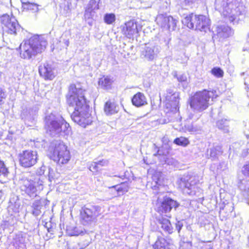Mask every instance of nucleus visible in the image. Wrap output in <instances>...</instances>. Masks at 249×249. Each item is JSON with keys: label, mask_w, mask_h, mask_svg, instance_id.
<instances>
[{"label": "nucleus", "mask_w": 249, "mask_h": 249, "mask_svg": "<svg viewBox=\"0 0 249 249\" xmlns=\"http://www.w3.org/2000/svg\"><path fill=\"white\" fill-rule=\"evenodd\" d=\"M84 91L83 89L71 85L67 95L68 104L74 109L71 115V119L83 127L91 122L88 112L89 106L85 98Z\"/></svg>", "instance_id": "1"}, {"label": "nucleus", "mask_w": 249, "mask_h": 249, "mask_svg": "<svg viewBox=\"0 0 249 249\" xmlns=\"http://www.w3.org/2000/svg\"><path fill=\"white\" fill-rule=\"evenodd\" d=\"M216 8L222 11L224 16L231 22H237L239 16L245 14L246 10L243 0H215Z\"/></svg>", "instance_id": "2"}, {"label": "nucleus", "mask_w": 249, "mask_h": 249, "mask_svg": "<svg viewBox=\"0 0 249 249\" xmlns=\"http://www.w3.org/2000/svg\"><path fill=\"white\" fill-rule=\"evenodd\" d=\"M47 41L36 35L24 41L19 46L21 58L29 60L34 58L46 49Z\"/></svg>", "instance_id": "3"}, {"label": "nucleus", "mask_w": 249, "mask_h": 249, "mask_svg": "<svg viewBox=\"0 0 249 249\" xmlns=\"http://www.w3.org/2000/svg\"><path fill=\"white\" fill-rule=\"evenodd\" d=\"M45 123L46 129L52 136H58L61 133L68 134L71 130L69 124L62 116L53 113L46 116Z\"/></svg>", "instance_id": "4"}, {"label": "nucleus", "mask_w": 249, "mask_h": 249, "mask_svg": "<svg viewBox=\"0 0 249 249\" xmlns=\"http://www.w3.org/2000/svg\"><path fill=\"white\" fill-rule=\"evenodd\" d=\"M182 192L191 196H199L202 190L199 186L198 179L196 177L185 176L180 178L177 181Z\"/></svg>", "instance_id": "5"}, {"label": "nucleus", "mask_w": 249, "mask_h": 249, "mask_svg": "<svg viewBox=\"0 0 249 249\" xmlns=\"http://www.w3.org/2000/svg\"><path fill=\"white\" fill-rule=\"evenodd\" d=\"M213 92L204 90L196 92L189 100L191 108L196 112H201L208 108L209 101Z\"/></svg>", "instance_id": "6"}, {"label": "nucleus", "mask_w": 249, "mask_h": 249, "mask_svg": "<svg viewBox=\"0 0 249 249\" xmlns=\"http://www.w3.org/2000/svg\"><path fill=\"white\" fill-rule=\"evenodd\" d=\"M182 22L190 29L204 32L209 28L210 25V20L209 18L202 15L190 14L185 17L182 20Z\"/></svg>", "instance_id": "7"}, {"label": "nucleus", "mask_w": 249, "mask_h": 249, "mask_svg": "<svg viewBox=\"0 0 249 249\" xmlns=\"http://www.w3.org/2000/svg\"><path fill=\"white\" fill-rule=\"evenodd\" d=\"M101 213V208L97 205H86L80 211L81 222L84 225H89L96 222Z\"/></svg>", "instance_id": "8"}, {"label": "nucleus", "mask_w": 249, "mask_h": 249, "mask_svg": "<svg viewBox=\"0 0 249 249\" xmlns=\"http://www.w3.org/2000/svg\"><path fill=\"white\" fill-rule=\"evenodd\" d=\"M43 183L44 181L41 178H35L34 180L22 179L20 186L21 190L30 197H35L37 196V191L43 189Z\"/></svg>", "instance_id": "9"}, {"label": "nucleus", "mask_w": 249, "mask_h": 249, "mask_svg": "<svg viewBox=\"0 0 249 249\" xmlns=\"http://www.w3.org/2000/svg\"><path fill=\"white\" fill-rule=\"evenodd\" d=\"M54 145L53 160L59 164L67 163L71 159L70 153L67 149V147L60 141H56Z\"/></svg>", "instance_id": "10"}, {"label": "nucleus", "mask_w": 249, "mask_h": 249, "mask_svg": "<svg viewBox=\"0 0 249 249\" xmlns=\"http://www.w3.org/2000/svg\"><path fill=\"white\" fill-rule=\"evenodd\" d=\"M19 164L25 168L34 166L38 160L36 151L32 150H24L18 155Z\"/></svg>", "instance_id": "11"}, {"label": "nucleus", "mask_w": 249, "mask_h": 249, "mask_svg": "<svg viewBox=\"0 0 249 249\" xmlns=\"http://www.w3.org/2000/svg\"><path fill=\"white\" fill-rule=\"evenodd\" d=\"M179 205L178 202L170 197L159 198L156 203L155 209L159 213H167L170 212L172 208L176 209Z\"/></svg>", "instance_id": "12"}, {"label": "nucleus", "mask_w": 249, "mask_h": 249, "mask_svg": "<svg viewBox=\"0 0 249 249\" xmlns=\"http://www.w3.org/2000/svg\"><path fill=\"white\" fill-rule=\"evenodd\" d=\"M0 21L2 24L4 26V30L8 34L16 35L17 31L20 29L18 21L15 17L8 14H4L0 17Z\"/></svg>", "instance_id": "13"}, {"label": "nucleus", "mask_w": 249, "mask_h": 249, "mask_svg": "<svg viewBox=\"0 0 249 249\" xmlns=\"http://www.w3.org/2000/svg\"><path fill=\"white\" fill-rule=\"evenodd\" d=\"M160 51V48L155 44H146L141 52V56L148 61L153 60Z\"/></svg>", "instance_id": "14"}, {"label": "nucleus", "mask_w": 249, "mask_h": 249, "mask_svg": "<svg viewBox=\"0 0 249 249\" xmlns=\"http://www.w3.org/2000/svg\"><path fill=\"white\" fill-rule=\"evenodd\" d=\"M38 72L40 76L46 80H52L55 76L54 67L48 62H45L39 66Z\"/></svg>", "instance_id": "15"}, {"label": "nucleus", "mask_w": 249, "mask_h": 249, "mask_svg": "<svg viewBox=\"0 0 249 249\" xmlns=\"http://www.w3.org/2000/svg\"><path fill=\"white\" fill-rule=\"evenodd\" d=\"M215 32L216 34H214L213 36V40L218 38H219V40L227 38L233 34L231 28L225 25L218 26L216 28Z\"/></svg>", "instance_id": "16"}, {"label": "nucleus", "mask_w": 249, "mask_h": 249, "mask_svg": "<svg viewBox=\"0 0 249 249\" xmlns=\"http://www.w3.org/2000/svg\"><path fill=\"white\" fill-rule=\"evenodd\" d=\"M124 32L127 37L132 38L134 35L138 33L137 24L133 20L127 22L124 28Z\"/></svg>", "instance_id": "17"}, {"label": "nucleus", "mask_w": 249, "mask_h": 249, "mask_svg": "<svg viewBox=\"0 0 249 249\" xmlns=\"http://www.w3.org/2000/svg\"><path fill=\"white\" fill-rule=\"evenodd\" d=\"M131 101L132 104L137 107H141L147 104L145 95L140 92L135 94L133 96Z\"/></svg>", "instance_id": "18"}, {"label": "nucleus", "mask_w": 249, "mask_h": 249, "mask_svg": "<svg viewBox=\"0 0 249 249\" xmlns=\"http://www.w3.org/2000/svg\"><path fill=\"white\" fill-rule=\"evenodd\" d=\"M113 79L108 76H103L98 81V85L102 89L108 90L111 89Z\"/></svg>", "instance_id": "19"}, {"label": "nucleus", "mask_w": 249, "mask_h": 249, "mask_svg": "<svg viewBox=\"0 0 249 249\" xmlns=\"http://www.w3.org/2000/svg\"><path fill=\"white\" fill-rule=\"evenodd\" d=\"M66 232L70 236H78L84 235L87 231L81 227L67 226Z\"/></svg>", "instance_id": "20"}, {"label": "nucleus", "mask_w": 249, "mask_h": 249, "mask_svg": "<svg viewBox=\"0 0 249 249\" xmlns=\"http://www.w3.org/2000/svg\"><path fill=\"white\" fill-rule=\"evenodd\" d=\"M223 153L221 146L217 145L207 150V156L208 158H211L212 160L217 159L218 156Z\"/></svg>", "instance_id": "21"}, {"label": "nucleus", "mask_w": 249, "mask_h": 249, "mask_svg": "<svg viewBox=\"0 0 249 249\" xmlns=\"http://www.w3.org/2000/svg\"><path fill=\"white\" fill-rule=\"evenodd\" d=\"M119 107L115 103L108 101L104 107V111L107 115H112L118 111Z\"/></svg>", "instance_id": "22"}, {"label": "nucleus", "mask_w": 249, "mask_h": 249, "mask_svg": "<svg viewBox=\"0 0 249 249\" xmlns=\"http://www.w3.org/2000/svg\"><path fill=\"white\" fill-rule=\"evenodd\" d=\"M161 228L166 232L171 234L173 232V227L169 220L162 218L159 219Z\"/></svg>", "instance_id": "23"}, {"label": "nucleus", "mask_w": 249, "mask_h": 249, "mask_svg": "<svg viewBox=\"0 0 249 249\" xmlns=\"http://www.w3.org/2000/svg\"><path fill=\"white\" fill-rule=\"evenodd\" d=\"M170 16H167V15H159L156 18V21L160 26L166 29L167 25L170 21Z\"/></svg>", "instance_id": "24"}, {"label": "nucleus", "mask_w": 249, "mask_h": 249, "mask_svg": "<svg viewBox=\"0 0 249 249\" xmlns=\"http://www.w3.org/2000/svg\"><path fill=\"white\" fill-rule=\"evenodd\" d=\"M22 3V6L24 9L27 10H30L33 12H37L39 10V5L36 3H30L28 1L25 2L22 0H21Z\"/></svg>", "instance_id": "25"}, {"label": "nucleus", "mask_w": 249, "mask_h": 249, "mask_svg": "<svg viewBox=\"0 0 249 249\" xmlns=\"http://www.w3.org/2000/svg\"><path fill=\"white\" fill-rule=\"evenodd\" d=\"M42 207V203L40 200H37L35 201L32 205V214L35 216H37L40 214L41 209Z\"/></svg>", "instance_id": "26"}, {"label": "nucleus", "mask_w": 249, "mask_h": 249, "mask_svg": "<svg viewBox=\"0 0 249 249\" xmlns=\"http://www.w3.org/2000/svg\"><path fill=\"white\" fill-rule=\"evenodd\" d=\"M154 249H165L169 248L167 246V242L166 240L162 237H158V239L153 245Z\"/></svg>", "instance_id": "27"}, {"label": "nucleus", "mask_w": 249, "mask_h": 249, "mask_svg": "<svg viewBox=\"0 0 249 249\" xmlns=\"http://www.w3.org/2000/svg\"><path fill=\"white\" fill-rule=\"evenodd\" d=\"M217 127L224 133L229 131V121L226 119H221L216 123Z\"/></svg>", "instance_id": "28"}, {"label": "nucleus", "mask_w": 249, "mask_h": 249, "mask_svg": "<svg viewBox=\"0 0 249 249\" xmlns=\"http://www.w3.org/2000/svg\"><path fill=\"white\" fill-rule=\"evenodd\" d=\"M115 20L116 16L113 13H106L104 16V21L107 24H112Z\"/></svg>", "instance_id": "29"}, {"label": "nucleus", "mask_w": 249, "mask_h": 249, "mask_svg": "<svg viewBox=\"0 0 249 249\" xmlns=\"http://www.w3.org/2000/svg\"><path fill=\"white\" fill-rule=\"evenodd\" d=\"M238 186L241 190L246 191L249 189V181L245 179H240L238 182Z\"/></svg>", "instance_id": "30"}, {"label": "nucleus", "mask_w": 249, "mask_h": 249, "mask_svg": "<svg viewBox=\"0 0 249 249\" xmlns=\"http://www.w3.org/2000/svg\"><path fill=\"white\" fill-rule=\"evenodd\" d=\"M169 98V100L171 102V104H173L175 107H177L179 103V93L175 92L173 93L170 96Z\"/></svg>", "instance_id": "31"}, {"label": "nucleus", "mask_w": 249, "mask_h": 249, "mask_svg": "<svg viewBox=\"0 0 249 249\" xmlns=\"http://www.w3.org/2000/svg\"><path fill=\"white\" fill-rule=\"evenodd\" d=\"M174 142L177 145L185 146L189 144V142L188 139L180 137L176 138L174 141Z\"/></svg>", "instance_id": "32"}, {"label": "nucleus", "mask_w": 249, "mask_h": 249, "mask_svg": "<svg viewBox=\"0 0 249 249\" xmlns=\"http://www.w3.org/2000/svg\"><path fill=\"white\" fill-rule=\"evenodd\" d=\"M186 129L192 133H198L201 131V127L194 124L188 125Z\"/></svg>", "instance_id": "33"}, {"label": "nucleus", "mask_w": 249, "mask_h": 249, "mask_svg": "<svg viewBox=\"0 0 249 249\" xmlns=\"http://www.w3.org/2000/svg\"><path fill=\"white\" fill-rule=\"evenodd\" d=\"M169 19L170 21L167 25L166 29L169 30V31H174L175 30L178 21L174 19L172 16L170 17Z\"/></svg>", "instance_id": "34"}, {"label": "nucleus", "mask_w": 249, "mask_h": 249, "mask_svg": "<svg viewBox=\"0 0 249 249\" xmlns=\"http://www.w3.org/2000/svg\"><path fill=\"white\" fill-rule=\"evenodd\" d=\"M100 0H90L87 6L89 8L96 11L99 9V4Z\"/></svg>", "instance_id": "35"}, {"label": "nucleus", "mask_w": 249, "mask_h": 249, "mask_svg": "<svg viewBox=\"0 0 249 249\" xmlns=\"http://www.w3.org/2000/svg\"><path fill=\"white\" fill-rule=\"evenodd\" d=\"M173 76L177 79L178 81L179 82H187V78L185 74H178L177 71H174L173 72Z\"/></svg>", "instance_id": "36"}, {"label": "nucleus", "mask_w": 249, "mask_h": 249, "mask_svg": "<svg viewBox=\"0 0 249 249\" xmlns=\"http://www.w3.org/2000/svg\"><path fill=\"white\" fill-rule=\"evenodd\" d=\"M94 10H93L87 7L85 10L84 16V18L86 20H87L92 18L93 16H94Z\"/></svg>", "instance_id": "37"}, {"label": "nucleus", "mask_w": 249, "mask_h": 249, "mask_svg": "<svg viewBox=\"0 0 249 249\" xmlns=\"http://www.w3.org/2000/svg\"><path fill=\"white\" fill-rule=\"evenodd\" d=\"M11 205L9 206V209H12L15 213H18L20 209V204L19 201H16L14 204H13L11 201Z\"/></svg>", "instance_id": "38"}, {"label": "nucleus", "mask_w": 249, "mask_h": 249, "mask_svg": "<svg viewBox=\"0 0 249 249\" xmlns=\"http://www.w3.org/2000/svg\"><path fill=\"white\" fill-rule=\"evenodd\" d=\"M212 73L217 77H221L223 75V71L219 68H214L211 71Z\"/></svg>", "instance_id": "39"}, {"label": "nucleus", "mask_w": 249, "mask_h": 249, "mask_svg": "<svg viewBox=\"0 0 249 249\" xmlns=\"http://www.w3.org/2000/svg\"><path fill=\"white\" fill-rule=\"evenodd\" d=\"M8 169L5 166L3 161L0 160V176H6L8 173Z\"/></svg>", "instance_id": "40"}, {"label": "nucleus", "mask_w": 249, "mask_h": 249, "mask_svg": "<svg viewBox=\"0 0 249 249\" xmlns=\"http://www.w3.org/2000/svg\"><path fill=\"white\" fill-rule=\"evenodd\" d=\"M46 168V167L45 166H42L38 170H37L36 172L37 175L36 178H41V179H42L44 181V180L46 178L44 176H42V175L44 174Z\"/></svg>", "instance_id": "41"}, {"label": "nucleus", "mask_w": 249, "mask_h": 249, "mask_svg": "<svg viewBox=\"0 0 249 249\" xmlns=\"http://www.w3.org/2000/svg\"><path fill=\"white\" fill-rule=\"evenodd\" d=\"M124 184H122L120 185H116L115 186V187L118 193L124 194L125 192H127L128 191L127 187H124Z\"/></svg>", "instance_id": "42"}, {"label": "nucleus", "mask_w": 249, "mask_h": 249, "mask_svg": "<svg viewBox=\"0 0 249 249\" xmlns=\"http://www.w3.org/2000/svg\"><path fill=\"white\" fill-rule=\"evenodd\" d=\"M55 174L53 170L51 168H49L48 179L50 182L54 180L55 178Z\"/></svg>", "instance_id": "43"}, {"label": "nucleus", "mask_w": 249, "mask_h": 249, "mask_svg": "<svg viewBox=\"0 0 249 249\" xmlns=\"http://www.w3.org/2000/svg\"><path fill=\"white\" fill-rule=\"evenodd\" d=\"M242 172L245 176L249 178V163L246 164L243 166Z\"/></svg>", "instance_id": "44"}, {"label": "nucleus", "mask_w": 249, "mask_h": 249, "mask_svg": "<svg viewBox=\"0 0 249 249\" xmlns=\"http://www.w3.org/2000/svg\"><path fill=\"white\" fill-rule=\"evenodd\" d=\"M160 173H157L155 174H154L152 177L153 180L155 182L156 184L160 185Z\"/></svg>", "instance_id": "45"}, {"label": "nucleus", "mask_w": 249, "mask_h": 249, "mask_svg": "<svg viewBox=\"0 0 249 249\" xmlns=\"http://www.w3.org/2000/svg\"><path fill=\"white\" fill-rule=\"evenodd\" d=\"M89 169L92 172L97 171L99 170V167L96 161L92 162L89 166Z\"/></svg>", "instance_id": "46"}, {"label": "nucleus", "mask_w": 249, "mask_h": 249, "mask_svg": "<svg viewBox=\"0 0 249 249\" xmlns=\"http://www.w3.org/2000/svg\"><path fill=\"white\" fill-rule=\"evenodd\" d=\"M96 163L98 164V167H99V169L102 166H107L108 164V161L106 160H98L96 161Z\"/></svg>", "instance_id": "47"}, {"label": "nucleus", "mask_w": 249, "mask_h": 249, "mask_svg": "<svg viewBox=\"0 0 249 249\" xmlns=\"http://www.w3.org/2000/svg\"><path fill=\"white\" fill-rule=\"evenodd\" d=\"M183 226V224L182 221H178L176 223V227L178 233L180 232V231L181 230Z\"/></svg>", "instance_id": "48"}, {"label": "nucleus", "mask_w": 249, "mask_h": 249, "mask_svg": "<svg viewBox=\"0 0 249 249\" xmlns=\"http://www.w3.org/2000/svg\"><path fill=\"white\" fill-rule=\"evenodd\" d=\"M195 0H183L182 2L187 7H191Z\"/></svg>", "instance_id": "49"}, {"label": "nucleus", "mask_w": 249, "mask_h": 249, "mask_svg": "<svg viewBox=\"0 0 249 249\" xmlns=\"http://www.w3.org/2000/svg\"><path fill=\"white\" fill-rule=\"evenodd\" d=\"M6 98V94L4 91L0 89V104H2V100Z\"/></svg>", "instance_id": "50"}, {"label": "nucleus", "mask_w": 249, "mask_h": 249, "mask_svg": "<svg viewBox=\"0 0 249 249\" xmlns=\"http://www.w3.org/2000/svg\"><path fill=\"white\" fill-rule=\"evenodd\" d=\"M200 115H198V114H196V115H195V114H193L192 113H190L189 115H188V118L190 119H196V120H197L198 119L199 117H200Z\"/></svg>", "instance_id": "51"}, {"label": "nucleus", "mask_w": 249, "mask_h": 249, "mask_svg": "<svg viewBox=\"0 0 249 249\" xmlns=\"http://www.w3.org/2000/svg\"><path fill=\"white\" fill-rule=\"evenodd\" d=\"M229 207L230 208V211L231 212L233 209V207L231 205L230 206L229 205L227 204L226 205H225L224 208L222 210H220L219 212L220 214L222 213L223 211H224L225 210H227Z\"/></svg>", "instance_id": "52"}, {"label": "nucleus", "mask_w": 249, "mask_h": 249, "mask_svg": "<svg viewBox=\"0 0 249 249\" xmlns=\"http://www.w3.org/2000/svg\"><path fill=\"white\" fill-rule=\"evenodd\" d=\"M63 43L65 44V47L67 48L69 45V41L68 39H63Z\"/></svg>", "instance_id": "53"}, {"label": "nucleus", "mask_w": 249, "mask_h": 249, "mask_svg": "<svg viewBox=\"0 0 249 249\" xmlns=\"http://www.w3.org/2000/svg\"><path fill=\"white\" fill-rule=\"evenodd\" d=\"M167 92L168 94L167 96V97H170V95H171L173 93H174L173 91L171 89L168 90Z\"/></svg>", "instance_id": "54"}, {"label": "nucleus", "mask_w": 249, "mask_h": 249, "mask_svg": "<svg viewBox=\"0 0 249 249\" xmlns=\"http://www.w3.org/2000/svg\"><path fill=\"white\" fill-rule=\"evenodd\" d=\"M88 244H89V243H87L86 244H85L83 247L84 248L86 247V246H87L88 245Z\"/></svg>", "instance_id": "55"}, {"label": "nucleus", "mask_w": 249, "mask_h": 249, "mask_svg": "<svg viewBox=\"0 0 249 249\" xmlns=\"http://www.w3.org/2000/svg\"><path fill=\"white\" fill-rule=\"evenodd\" d=\"M248 244L249 246V236L248 238Z\"/></svg>", "instance_id": "56"}, {"label": "nucleus", "mask_w": 249, "mask_h": 249, "mask_svg": "<svg viewBox=\"0 0 249 249\" xmlns=\"http://www.w3.org/2000/svg\"><path fill=\"white\" fill-rule=\"evenodd\" d=\"M157 154L161 155V154L160 153V150H159L157 152Z\"/></svg>", "instance_id": "57"}, {"label": "nucleus", "mask_w": 249, "mask_h": 249, "mask_svg": "<svg viewBox=\"0 0 249 249\" xmlns=\"http://www.w3.org/2000/svg\"><path fill=\"white\" fill-rule=\"evenodd\" d=\"M245 74V73L244 72H243L241 73V75H244Z\"/></svg>", "instance_id": "58"}]
</instances>
